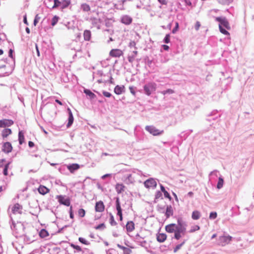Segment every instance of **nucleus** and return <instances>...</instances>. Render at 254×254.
<instances>
[{
	"label": "nucleus",
	"mask_w": 254,
	"mask_h": 254,
	"mask_svg": "<svg viewBox=\"0 0 254 254\" xmlns=\"http://www.w3.org/2000/svg\"><path fill=\"white\" fill-rule=\"evenodd\" d=\"M232 79L233 78L230 76L225 79V81H227L225 86V89H228L230 87Z\"/></svg>",
	"instance_id": "nucleus-53"
},
{
	"label": "nucleus",
	"mask_w": 254,
	"mask_h": 254,
	"mask_svg": "<svg viewBox=\"0 0 254 254\" xmlns=\"http://www.w3.org/2000/svg\"><path fill=\"white\" fill-rule=\"evenodd\" d=\"M217 217V213L216 211H211L209 213V218L210 220H214Z\"/></svg>",
	"instance_id": "nucleus-61"
},
{
	"label": "nucleus",
	"mask_w": 254,
	"mask_h": 254,
	"mask_svg": "<svg viewBox=\"0 0 254 254\" xmlns=\"http://www.w3.org/2000/svg\"><path fill=\"white\" fill-rule=\"evenodd\" d=\"M114 200H115V209L117 210V216L119 217V221H122L123 220V209L121 207V203L120 199V197L118 196H117L114 198Z\"/></svg>",
	"instance_id": "nucleus-5"
},
{
	"label": "nucleus",
	"mask_w": 254,
	"mask_h": 254,
	"mask_svg": "<svg viewBox=\"0 0 254 254\" xmlns=\"http://www.w3.org/2000/svg\"><path fill=\"white\" fill-rule=\"evenodd\" d=\"M170 39H171V33H167L165 35L163 40V42L165 44H168L170 43Z\"/></svg>",
	"instance_id": "nucleus-51"
},
{
	"label": "nucleus",
	"mask_w": 254,
	"mask_h": 254,
	"mask_svg": "<svg viewBox=\"0 0 254 254\" xmlns=\"http://www.w3.org/2000/svg\"><path fill=\"white\" fill-rule=\"evenodd\" d=\"M167 218H170L173 215L174 210L171 205H166L165 211L162 212Z\"/></svg>",
	"instance_id": "nucleus-24"
},
{
	"label": "nucleus",
	"mask_w": 254,
	"mask_h": 254,
	"mask_svg": "<svg viewBox=\"0 0 254 254\" xmlns=\"http://www.w3.org/2000/svg\"><path fill=\"white\" fill-rule=\"evenodd\" d=\"M105 210V205L102 200L97 201L95 205V210L96 212H102Z\"/></svg>",
	"instance_id": "nucleus-22"
},
{
	"label": "nucleus",
	"mask_w": 254,
	"mask_h": 254,
	"mask_svg": "<svg viewBox=\"0 0 254 254\" xmlns=\"http://www.w3.org/2000/svg\"><path fill=\"white\" fill-rule=\"evenodd\" d=\"M74 120V119L73 115L67 116V119L65 121L66 128H70L72 126Z\"/></svg>",
	"instance_id": "nucleus-31"
},
{
	"label": "nucleus",
	"mask_w": 254,
	"mask_h": 254,
	"mask_svg": "<svg viewBox=\"0 0 254 254\" xmlns=\"http://www.w3.org/2000/svg\"><path fill=\"white\" fill-rule=\"evenodd\" d=\"M22 209V205L18 203H15L11 209V212L13 214H15L16 213L22 214L21 210Z\"/></svg>",
	"instance_id": "nucleus-27"
},
{
	"label": "nucleus",
	"mask_w": 254,
	"mask_h": 254,
	"mask_svg": "<svg viewBox=\"0 0 254 254\" xmlns=\"http://www.w3.org/2000/svg\"><path fill=\"white\" fill-rule=\"evenodd\" d=\"M80 9L83 12H88L91 10L90 5L86 3H82L80 5Z\"/></svg>",
	"instance_id": "nucleus-42"
},
{
	"label": "nucleus",
	"mask_w": 254,
	"mask_h": 254,
	"mask_svg": "<svg viewBox=\"0 0 254 254\" xmlns=\"http://www.w3.org/2000/svg\"><path fill=\"white\" fill-rule=\"evenodd\" d=\"M8 57L10 59L11 63V70H14L15 66V55L13 48H9L8 52Z\"/></svg>",
	"instance_id": "nucleus-13"
},
{
	"label": "nucleus",
	"mask_w": 254,
	"mask_h": 254,
	"mask_svg": "<svg viewBox=\"0 0 254 254\" xmlns=\"http://www.w3.org/2000/svg\"><path fill=\"white\" fill-rule=\"evenodd\" d=\"M200 227L198 225H195L191 227L189 231V232L190 233H193L196 231L200 230Z\"/></svg>",
	"instance_id": "nucleus-56"
},
{
	"label": "nucleus",
	"mask_w": 254,
	"mask_h": 254,
	"mask_svg": "<svg viewBox=\"0 0 254 254\" xmlns=\"http://www.w3.org/2000/svg\"><path fill=\"white\" fill-rule=\"evenodd\" d=\"M106 225L104 222L101 223L94 226V228L96 230L102 231L106 228Z\"/></svg>",
	"instance_id": "nucleus-48"
},
{
	"label": "nucleus",
	"mask_w": 254,
	"mask_h": 254,
	"mask_svg": "<svg viewBox=\"0 0 254 254\" xmlns=\"http://www.w3.org/2000/svg\"><path fill=\"white\" fill-rule=\"evenodd\" d=\"M102 94L103 95L106 97V98H111V97H113L114 99H115V97L113 96L112 95V94L109 92H108L107 91H105V90H103L102 91Z\"/></svg>",
	"instance_id": "nucleus-60"
},
{
	"label": "nucleus",
	"mask_w": 254,
	"mask_h": 254,
	"mask_svg": "<svg viewBox=\"0 0 254 254\" xmlns=\"http://www.w3.org/2000/svg\"><path fill=\"white\" fill-rule=\"evenodd\" d=\"M13 120L8 119L0 120V128H8L14 124Z\"/></svg>",
	"instance_id": "nucleus-14"
},
{
	"label": "nucleus",
	"mask_w": 254,
	"mask_h": 254,
	"mask_svg": "<svg viewBox=\"0 0 254 254\" xmlns=\"http://www.w3.org/2000/svg\"><path fill=\"white\" fill-rule=\"evenodd\" d=\"M45 106H47V107L51 111H54L55 113V115L57 114V112L56 111V110L57 109V106L55 104H52V103H47L45 105H43V103L41 105L40 107V110L42 109L43 107Z\"/></svg>",
	"instance_id": "nucleus-30"
},
{
	"label": "nucleus",
	"mask_w": 254,
	"mask_h": 254,
	"mask_svg": "<svg viewBox=\"0 0 254 254\" xmlns=\"http://www.w3.org/2000/svg\"><path fill=\"white\" fill-rule=\"evenodd\" d=\"M126 187L122 183H117L115 185V189L118 194L125 191Z\"/></svg>",
	"instance_id": "nucleus-21"
},
{
	"label": "nucleus",
	"mask_w": 254,
	"mask_h": 254,
	"mask_svg": "<svg viewBox=\"0 0 254 254\" xmlns=\"http://www.w3.org/2000/svg\"><path fill=\"white\" fill-rule=\"evenodd\" d=\"M1 145V151L5 154H8L13 150V146L9 141H2Z\"/></svg>",
	"instance_id": "nucleus-12"
},
{
	"label": "nucleus",
	"mask_w": 254,
	"mask_h": 254,
	"mask_svg": "<svg viewBox=\"0 0 254 254\" xmlns=\"http://www.w3.org/2000/svg\"><path fill=\"white\" fill-rule=\"evenodd\" d=\"M109 214V223L111 226H115L117 224V222L115 221L114 216L111 212Z\"/></svg>",
	"instance_id": "nucleus-44"
},
{
	"label": "nucleus",
	"mask_w": 254,
	"mask_h": 254,
	"mask_svg": "<svg viewBox=\"0 0 254 254\" xmlns=\"http://www.w3.org/2000/svg\"><path fill=\"white\" fill-rule=\"evenodd\" d=\"M37 190L38 192L42 195H45L46 194L49 193L50 191L49 188L43 185H40Z\"/></svg>",
	"instance_id": "nucleus-25"
},
{
	"label": "nucleus",
	"mask_w": 254,
	"mask_h": 254,
	"mask_svg": "<svg viewBox=\"0 0 254 254\" xmlns=\"http://www.w3.org/2000/svg\"><path fill=\"white\" fill-rule=\"evenodd\" d=\"M91 32L90 30L86 29L83 32L84 40L86 41H89L91 39Z\"/></svg>",
	"instance_id": "nucleus-33"
},
{
	"label": "nucleus",
	"mask_w": 254,
	"mask_h": 254,
	"mask_svg": "<svg viewBox=\"0 0 254 254\" xmlns=\"http://www.w3.org/2000/svg\"><path fill=\"white\" fill-rule=\"evenodd\" d=\"M54 4L52 5L51 7V9H54L57 8L58 6H60L61 5V1L60 0H53Z\"/></svg>",
	"instance_id": "nucleus-52"
},
{
	"label": "nucleus",
	"mask_w": 254,
	"mask_h": 254,
	"mask_svg": "<svg viewBox=\"0 0 254 254\" xmlns=\"http://www.w3.org/2000/svg\"><path fill=\"white\" fill-rule=\"evenodd\" d=\"M111 21H114L112 18H110L108 17H106L105 19V25L107 27H110L112 26V22Z\"/></svg>",
	"instance_id": "nucleus-49"
},
{
	"label": "nucleus",
	"mask_w": 254,
	"mask_h": 254,
	"mask_svg": "<svg viewBox=\"0 0 254 254\" xmlns=\"http://www.w3.org/2000/svg\"><path fill=\"white\" fill-rule=\"evenodd\" d=\"M12 133L11 129L9 128H5L1 131V137L3 140H5L7 137Z\"/></svg>",
	"instance_id": "nucleus-28"
},
{
	"label": "nucleus",
	"mask_w": 254,
	"mask_h": 254,
	"mask_svg": "<svg viewBox=\"0 0 254 254\" xmlns=\"http://www.w3.org/2000/svg\"><path fill=\"white\" fill-rule=\"evenodd\" d=\"M233 239V237L228 234H223L220 236L217 240V244L219 246H225L230 243Z\"/></svg>",
	"instance_id": "nucleus-7"
},
{
	"label": "nucleus",
	"mask_w": 254,
	"mask_h": 254,
	"mask_svg": "<svg viewBox=\"0 0 254 254\" xmlns=\"http://www.w3.org/2000/svg\"><path fill=\"white\" fill-rule=\"evenodd\" d=\"M86 211L83 208H79L78 210V215L79 217H84L85 215Z\"/></svg>",
	"instance_id": "nucleus-59"
},
{
	"label": "nucleus",
	"mask_w": 254,
	"mask_h": 254,
	"mask_svg": "<svg viewBox=\"0 0 254 254\" xmlns=\"http://www.w3.org/2000/svg\"><path fill=\"white\" fill-rule=\"evenodd\" d=\"M219 30L222 34L227 36V37H226L227 39H231L230 34L228 31V29H227L226 28H225L224 27H221V26H220L219 27Z\"/></svg>",
	"instance_id": "nucleus-37"
},
{
	"label": "nucleus",
	"mask_w": 254,
	"mask_h": 254,
	"mask_svg": "<svg viewBox=\"0 0 254 254\" xmlns=\"http://www.w3.org/2000/svg\"><path fill=\"white\" fill-rule=\"evenodd\" d=\"M143 92L146 96H149L155 93L157 89V84L154 82H148L143 86Z\"/></svg>",
	"instance_id": "nucleus-4"
},
{
	"label": "nucleus",
	"mask_w": 254,
	"mask_h": 254,
	"mask_svg": "<svg viewBox=\"0 0 254 254\" xmlns=\"http://www.w3.org/2000/svg\"><path fill=\"white\" fill-rule=\"evenodd\" d=\"M177 223H170L166 225L165 227V230L168 233H173L175 229L187 231L188 226L187 222L185 221L181 216H178L177 218Z\"/></svg>",
	"instance_id": "nucleus-1"
},
{
	"label": "nucleus",
	"mask_w": 254,
	"mask_h": 254,
	"mask_svg": "<svg viewBox=\"0 0 254 254\" xmlns=\"http://www.w3.org/2000/svg\"><path fill=\"white\" fill-rule=\"evenodd\" d=\"M80 167V165L77 163L68 164L67 165V170H68L70 173L73 174L78 170Z\"/></svg>",
	"instance_id": "nucleus-23"
},
{
	"label": "nucleus",
	"mask_w": 254,
	"mask_h": 254,
	"mask_svg": "<svg viewBox=\"0 0 254 254\" xmlns=\"http://www.w3.org/2000/svg\"><path fill=\"white\" fill-rule=\"evenodd\" d=\"M79 242L82 244L88 246L90 244V242L86 240L83 237H79L78 238Z\"/></svg>",
	"instance_id": "nucleus-54"
},
{
	"label": "nucleus",
	"mask_w": 254,
	"mask_h": 254,
	"mask_svg": "<svg viewBox=\"0 0 254 254\" xmlns=\"http://www.w3.org/2000/svg\"><path fill=\"white\" fill-rule=\"evenodd\" d=\"M231 211L232 212L231 215V217L239 215L241 213L240 211V207L237 205L232 207L231 209Z\"/></svg>",
	"instance_id": "nucleus-32"
},
{
	"label": "nucleus",
	"mask_w": 254,
	"mask_h": 254,
	"mask_svg": "<svg viewBox=\"0 0 254 254\" xmlns=\"http://www.w3.org/2000/svg\"><path fill=\"white\" fill-rule=\"evenodd\" d=\"M161 228L158 230V232L156 234V240L160 243H164L167 238V235L164 233H160Z\"/></svg>",
	"instance_id": "nucleus-16"
},
{
	"label": "nucleus",
	"mask_w": 254,
	"mask_h": 254,
	"mask_svg": "<svg viewBox=\"0 0 254 254\" xmlns=\"http://www.w3.org/2000/svg\"><path fill=\"white\" fill-rule=\"evenodd\" d=\"M40 19H41V17L39 16V14H36V15L35 16V17H34V19L33 20V24L34 26H36L37 25V24L38 23Z\"/></svg>",
	"instance_id": "nucleus-62"
},
{
	"label": "nucleus",
	"mask_w": 254,
	"mask_h": 254,
	"mask_svg": "<svg viewBox=\"0 0 254 254\" xmlns=\"http://www.w3.org/2000/svg\"><path fill=\"white\" fill-rule=\"evenodd\" d=\"M126 180L127 181V184H133L134 180L132 178V175L131 174H128L127 175L126 177Z\"/></svg>",
	"instance_id": "nucleus-64"
},
{
	"label": "nucleus",
	"mask_w": 254,
	"mask_h": 254,
	"mask_svg": "<svg viewBox=\"0 0 254 254\" xmlns=\"http://www.w3.org/2000/svg\"><path fill=\"white\" fill-rule=\"evenodd\" d=\"M56 198L58 199V201L60 205H63L68 207L72 206L71 205V199L68 196H66L65 195L59 194L56 196Z\"/></svg>",
	"instance_id": "nucleus-9"
},
{
	"label": "nucleus",
	"mask_w": 254,
	"mask_h": 254,
	"mask_svg": "<svg viewBox=\"0 0 254 254\" xmlns=\"http://www.w3.org/2000/svg\"><path fill=\"white\" fill-rule=\"evenodd\" d=\"M69 244L70 246L73 249H74L77 252H82V254L84 253V251L82 249L81 247L80 246L75 245L73 243H69Z\"/></svg>",
	"instance_id": "nucleus-40"
},
{
	"label": "nucleus",
	"mask_w": 254,
	"mask_h": 254,
	"mask_svg": "<svg viewBox=\"0 0 254 254\" xmlns=\"http://www.w3.org/2000/svg\"><path fill=\"white\" fill-rule=\"evenodd\" d=\"M180 29V25L178 22H175V25L174 27L172 30L171 33L173 34H176Z\"/></svg>",
	"instance_id": "nucleus-55"
},
{
	"label": "nucleus",
	"mask_w": 254,
	"mask_h": 254,
	"mask_svg": "<svg viewBox=\"0 0 254 254\" xmlns=\"http://www.w3.org/2000/svg\"><path fill=\"white\" fill-rule=\"evenodd\" d=\"M201 217V213L199 210H194L191 214V218L193 220H197Z\"/></svg>",
	"instance_id": "nucleus-36"
},
{
	"label": "nucleus",
	"mask_w": 254,
	"mask_h": 254,
	"mask_svg": "<svg viewBox=\"0 0 254 254\" xmlns=\"http://www.w3.org/2000/svg\"><path fill=\"white\" fill-rule=\"evenodd\" d=\"M215 20L219 23V27H224L228 30H230L231 26L227 18L223 16H217L215 17Z\"/></svg>",
	"instance_id": "nucleus-8"
},
{
	"label": "nucleus",
	"mask_w": 254,
	"mask_h": 254,
	"mask_svg": "<svg viewBox=\"0 0 254 254\" xmlns=\"http://www.w3.org/2000/svg\"><path fill=\"white\" fill-rule=\"evenodd\" d=\"M155 196L156 197V199H163L162 192L160 191V190H156V191L155 192Z\"/></svg>",
	"instance_id": "nucleus-63"
},
{
	"label": "nucleus",
	"mask_w": 254,
	"mask_h": 254,
	"mask_svg": "<svg viewBox=\"0 0 254 254\" xmlns=\"http://www.w3.org/2000/svg\"><path fill=\"white\" fill-rule=\"evenodd\" d=\"M190 135V133L187 131H183L180 134L178 135V137L180 139H182L183 140H186L188 137Z\"/></svg>",
	"instance_id": "nucleus-43"
},
{
	"label": "nucleus",
	"mask_w": 254,
	"mask_h": 254,
	"mask_svg": "<svg viewBox=\"0 0 254 254\" xmlns=\"http://www.w3.org/2000/svg\"><path fill=\"white\" fill-rule=\"evenodd\" d=\"M132 20V18L128 15H123L120 18V22L126 25H130Z\"/></svg>",
	"instance_id": "nucleus-18"
},
{
	"label": "nucleus",
	"mask_w": 254,
	"mask_h": 254,
	"mask_svg": "<svg viewBox=\"0 0 254 254\" xmlns=\"http://www.w3.org/2000/svg\"><path fill=\"white\" fill-rule=\"evenodd\" d=\"M175 93V91L171 88H167L161 91V93L164 95H170Z\"/></svg>",
	"instance_id": "nucleus-50"
},
{
	"label": "nucleus",
	"mask_w": 254,
	"mask_h": 254,
	"mask_svg": "<svg viewBox=\"0 0 254 254\" xmlns=\"http://www.w3.org/2000/svg\"><path fill=\"white\" fill-rule=\"evenodd\" d=\"M143 62L150 67L152 66L153 64V61L150 60L148 56H146L143 59Z\"/></svg>",
	"instance_id": "nucleus-45"
},
{
	"label": "nucleus",
	"mask_w": 254,
	"mask_h": 254,
	"mask_svg": "<svg viewBox=\"0 0 254 254\" xmlns=\"http://www.w3.org/2000/svg\"><path fill=\"white\" fill-rule=\"evenodd\" d=\"M49 235L48 231L45 228H42L39 232V236L41 238H45Z\"/></svg>",
	"instance_id": "nucleus-39"
},
{
	"label": "nucleus",
	"mask_w": 254,
	"mask_h": 254,
	"mask_svg": "<svg viewBox=\"0 0 254 254\" xmlns=\"http://www.w3.org/2000/svg\"><path fill=\"white\" fill-rule=\"evenodd\" d=\"M53 1V0H44V3L47 8L51 9Z\"/></svg>",
	"instance_id": "nucleus-58"
},
{
	"label": "nucleus",
	"mask_w": 254,
	"mask_h": 254,
	"mask_svg": "<svg viewBox=\"0 0 254 254\" xmlns=\"http://www.w3.org/2000/svg\"><path fill=\"white\" fill-rule=\"evenodd\" d=\"M60 9L63 10L67 8L71 4L70 0H62Z\"/></svg>",
	"instance_id": "nucleus-35"
},
{
	"label": "nucleus",
	"mask_w": 254,
	"mask_h": 254,
	"mask_svg": "<svg viewBox=\"0 0 254 254\" xmlns=\"http://www.w3.org/2000/svg\"><path fill=\"white\" fill-rule=\"evenodd\" d=\"M59 19H60V17L59 16L56 15H54L52 17V20H51V26H55L58 22Z\"/></svg>",
	"instance_id": "nucleus-46"
},
{
	"label": "nucleus",
	"mask_w": 254,
	"mask_h": 254,
	"mask_svg": "<svg viewBox=\"0 0 254 254\" xmlns=\"http://www.w3.org/2000/svg\"><path fill=\"white\" fill-rule=\"evenodd\" d=\"M145 129L150 134L153 136H160L164 132V130H160L153 125L146 126Z\"/></svg>",
	"instance_id": "nucleus-10"
},
{
	"label": "nucleus",
	"mask_w": 254,
	"mask_h": 254,
	"mask_svg": "<svg viewBox=\"0 0 254 254\" xmlns=\"http://www.w3.org/2000/svg\"><path fill=\"white\" fill-rule=\"evenodd\" d=\"M218 3L223 5H229L232 3L233 0H217Z\"/></svg>",
	"instance_id": "nucleus-57"
},
{
	"label": "nucleus",
	"mask_w": 254,
	"mask_h": 254,
	"mask_svg": "<svg viewBox=\"0 0 254 254\" xmlns=\"http://www.w3.org/2000/svg\"><path fill=\"white\" fill-rule=\"evenodd\" d=\"M124 55L123 51L119 49H113L109 53V55L111 57L120 58Z\"/></svg>",
	"instance_id": "nucleus-17"
},
{
	"label": "nucleus",
	"mask_w": 254,
	"mask_h": 254,
	"mask_svg": "<svg viewBox=\"0 0 254 254\" xmlns=\"http://www.w3.org/2000/svg\"><path fill=\"white\" fill-rule=\"evenodd\" d=\"M67 165H65V164L61 165L58 168L59 171L61 174H65V175L67 174L68 173L67 172Z\"/></svg>",
	"instance_id": "nucleus-41"
},
{
	"label": "nucleus",
	"mask_w": 254,
	"mask_h": 254,
	"mask_svg": "<svg viewBox=\"0 0 254 254\" xmlns=\"http://www.w3.org/2000/svg\"><path fill=\"white\" fill-rule=\"evenodd\" d=\"M220 116L221 115L218 111L214 110L206 116L205 121L209 122V126H211L214 124L213 122L217 120Z\"/></svg>",
	"instance_id": "nucleus-6"
},
{
	"label": "nucleus",
	"mask_w": 254,
	"mask_h": 254,
	"mask_svg": "<svg viewBox=\"0 0 254 254\" xmlns=\"http://www.w3.org/2000/svg\"><path fill=\"white\" fill-rule=\"evenodd\" d=\"M126 231L128 235L131 237L132 236L129 235L128 233L132 232L135 229V224L133 221H128L125 226Z\"/></svg>",
	"instance_id": "nucleus-19"
},
{
	"label": "nucleus",
	"mask_w": 254,
	"mask_h": 254,
	"mask_svg": "<svg viewBox=\"0 0 254 254\" xmlns=\"http://www.w3.org/2000/svg\"><path fill=\"white\" fill-rule=\"evenodd\" d=\"M83 93L86 95L87 98L90 100H92L96 98V95L89 89L84 88L83 89Z\"/></svg>",
	"instance_id": "nucleus-26"
},
{
	"label": "nucleus",
	"mask_w": 254,
	"mask_h": 254,
	"mask_svg": "<svg viewBox=\"0 0 254 254\" xmlns=\"http://www.w3.org/2000/svg\"><path fill=\"white\" fill-rule=\"evenodd\" d=\"M25 131L23 130H19L18 134V140L19 145H22L25 142Z\"/></svg>",
	"instance_id": "nucleus-29"
},
{
	"label": "nucleus",
	"mask_w": 254,
	"mask_h": 254,
	"mask_svg": "<svg viewBox=\"0 0 254 254\" xmlns=\"http://www.w3.org/2000/svg\"><path fill=\"white\" fill-rule=\"evenodd\" d=\"M126 92V87L124 85H117L114 89V92L118 95L122 94Z\"/></svg>",
	"instance_id": "nucleus-20"
},
{
	"label": "nucleus",
	"mask_w": 254,
	"mask_h": 254,
	"mask_svg": "<svg viewBox=\"0 0 254 254\" xmlns=\"http://www.w3.org/2000/svg\"><path fill=\"white\" fill-rule=\"evenodd\" d=\"M158 180L157 179L154 178H149L144 181L143 185L145 188L150 189L152 188L154 189L156 188L157 183L156 181Z\"/></svg>",
	"instance_id": "nucleus-11"
},
{
	"label": "nucleus",
	"mask_w": 254,
	"mask_h": 254,
	"mask_svg": "<svg viewBox=\"0 0 254 254\" xmlns=\"http://www.w3.org/2000/svg\"><path fill=\"white\" fill-rule=\"evenodd\" d=\"M173 233H174V235L172 237V240H179L186 234L187 231L175 229Z\"/></svg>",
	"instance_id": "nucleus-15"
},
{
	"label": "nucleus",
	"mask_w": 254,
	"mask_h": 254,
	"mask_svg": "<svg viewBox=\"0 0 254 254\" xmlns=\"http://www.w3.org/2000/svg\"><path fill=\"white\" fill-rule=\"evenodd\" d=\"M218 173H219V171H217V170H214L210 173L209 175V181H210V180L213 179L215 180H216L217 178H218V181L216 185V188L218 190H220L223 187L224 180L223 176L221 175H219V176L218 177Z\"/></svg>",
	"instance_id": "nucleus-3"
},
{
	"label": "nucleus",
	"mask_w": 254,
	"mask_h": 254,
	"mask_svg": "<svg viewBox=\"0 0 254 254\" xmlns=\"http://www.w3.org/2000/svg\"><path fill=\"white\" fill-rule=\"evenodd\" d=\"M61 80L64 83H68L69 81V78L68 77V73L64 71L61 76Z\"/></svg>",
	"instance_id": "nucleus-38"
},
{
	"label": "nucleus",
	"mask_w": 254,
	"mask_h": 254,
	"mask_svg": "<svg viewBox=\"0 0 254 254\" xmlns=\"http://www.w3.org/2000/svg\"><path fill=\"white\" fill-rule=\"evenodd\" d=\"M187 241V239H183V240H182L180 244H178V245H177L173 248V252L174 253H177L185 244V243H186Z\"/></svg>",
	"instance_id": "nucleus-34"
},
{
	"label": "nucleus",
	"mask_w": 254,
	"mask_h": 254,
	"mask_svg": "<svg viewBox=\"0 0 254 254\" xmlns=\"http://www.w3.org/2000/svg\"><path fill=\"white\" fill-rule=\"evenodd\" d=\"M10 219L9 220V223L10 224V228L12 231H16V223L15 222V221H14V220L13 219L12 217L11 216H10Z\"/></svg>",
	"instance_id": "nucleus-47"
},
{
	"label": "nucleus",
	"mask_w": 254,
	"mask_h": 254,
	"mask_svg": "<svg viewBox=\"0 0 254 254\" xmlns=\"http://www.w3.org/2000/svg\"><path fill=\"white\" fill-rule=\"evenodd\" d=\"M11 63L7 57L0 59V69L7 68L8 71L0 72V77L8 76L12 74L13 70H11Z\"/></svg>",
	"instance_id": "nucleus-2"
}]
</instances>
